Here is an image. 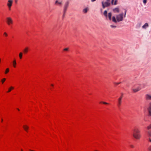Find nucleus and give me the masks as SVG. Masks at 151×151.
<instances>
[{
	"mask_svg": "<svg viewBox=\"0 0 151 151\" xmlns=\"http://www.w3.org/2000/svg\"><path fill=\"white\" fill-rule=\"evenodd\" d=\"M111 27L112 28H115V27H116V26H113V25H111Z\"/></svg>",
	"mask_w": 151,
	"mask_h": 151,
	"instance_id": "nucleus-33",
	"label": "nucleus"
},
{
	"mask_svg": "<svg viewBox=\"0 0 151 151\" xmlns=\"http://www.w3.org/2000/svg\"><path fill=\"white\" fill-rule=\"evenodd\" d=\"M122 100L121 98H119L118 99L117 106L118 107H120L121 105Z\"/></svg>",
	"mask_w": 151,
	"mask_h": 151,
	"instance_id": "nucleus-9",
	"label": "nucleus"
},
{
	"mask_svg": "<svg viewBox=\"0 0 151 151\" xmlns=\"http://www.w3.org/2000/svg\"><path fill=\"white\" fill-rule=\"evenodd\" d=\"M100 103H102L104 104H109L107 102H104V101H101L100 102Z\"/></svg>",
	"mask_w": 151,
	"mask_h": 151,
	"instance_id": "nucleus-25",
	"label": "nucleus"
},
{
	"mask_svg": "<svg viewBox=\"0 0 151 151\" xmlns=\"http://www.w3.org/2000/svg\"><path fill=\"white\" fill-rule=\"evenodd\" d=\"M148 27V24L147 23H146L143 26H142V28L143 29H146Z\"/></svg>",
	"mask_w": 151,
	"mask_h": 151,
	"instance_id": "nucleus-14",
	"label": "nucleus"
},
{
	"mask_svg": "<svg viewBox=\"0 0 151 151\" xmlns=\"http://www.w3.org/2000/svg\"><path fill=\"white\" fill-rule=\"evenodd\" d=\"M16 60L14 59L13 61V65L14 68L16 67Z\"/></svg>",
	"mask_w": 151,
	"mask_h": 151,
	"instance_id": "nucleus-15",
	"label": "nucleus"
},
{
	"mask_svg": "<svg viewBox=\"0 0 151 151\" xmlns=\"http://www.w3.org/2000/svg\"><path fill=\"white\" fill-rule=\"evenodd\" d=\"M13 3V0H8L7 3V6L9 10L10 11L11 10V8L12 5Z\"/></svg>",
	"mask_w": 151,
	"mask_h": 151,
	"instance_id": "nucleus-7",
	"label": "nucleus"
},
{
	"mask_svg": "<svg viewBox=\"0 0 151 151\" xmlns=\"http://www.w3.org/2000/svg\"><path fill=\"white\" fill-rule=\"evenodd\" d=\"M6 79L5 78H3L1 80V82L2 84H3L4 83V82L6 81Z\"/></svg>",
	"mask_w": 151,
	"mask_h": 151,
	"instance_id": "nucleus-24",
	"label": "nucleus"
},
{
	"mask_svg": "<svg viewBox=\"0 0 151 151\" xmlns=\"http://www.w3.org/2000/svg\"><path fill=\"white\" fill-rule=\"evenodd\" d=\"M24 130L27 132H28V130L29 129V127L27 125H24L23 127Z\"/></svg>",
	"mask_w": 151,
	"mask_h": 151,
	"instance_id": "nucleus-12",
	"label": "nucleus"
},
{
	"mask_svg": "<svg viewBox=\"0 0 151 151\" xmlns=\"http://www.w3.org/2000/svg\"><path fill=\"white\" fill-rule=\"evenodd\" d=\"M18 0H15V2L17 3Z\"/></svg>",
	"mask_w": 151,
	"mask_h": 151,
	"instance_id": "nucleus-37",
	"label": "nucleus"
},
{
	"mask_svg": "<svg viewBox=\"0 0 151 151\" xmlns=\"http://www.w3.org/2000/svg\"><path fill=\"white\" fill-rule=\"evenodd\" d=\"M9 68H6V69L5 71L4 72V73L5 74H7L9 72Z\"/></svg>",
	"mask_w": 151,
	"mask_h": 151,
	"instance_id": "nucleus-22",
	"label": "nucleus"
},
{
	"mask_svg": "<svg viewBox=\"0 0 151 151\" xmlns=\"http://www.w3.org/2000/svg\"><path fill=\"white\" fill-rule=\"evenodd\" d=\"M51 86H53V84H51Z\"/></svg>",
	"mask_w": 151,
	"mask_h": 151,
	"instance_id": "nucleus-41",
	"label": "nucleus"
},
{
	"mask_svg": "<svg viewBox=\"0 0 151 151\" xmlns=\"http://www.w3.org/2000/svg\"><path fill=\"white\" fill-rule=\"evenodd\" d=\"M113 11L115 12L118 13L119 12V9L117 8H115L114 9Z\"/></svg>",
	"mask_w": 151,
	"mask_h": 151,
	"instance_id": "nucleus-17",
	"label": "nucleus"
},
{
	"mask_svg": "<svg viewBox=\"0 0 151 151\" xmlns=\"http://www.w3.org/2000/svg\"><path fill=\"white\" fill-rule=\"evenodd\" d=\"M130 147L132 148H134V146L132 145H130Z\"/></svg>",
	"mask_w": 151,
	"mask_h": 151,
	"instance_id": "nucleus-30",
	"label": "nucleus"
},
{
	"mask_svg": "<svg viewBox=\"0 0 151 151\" xmlns=\"http://www.w3.org/2000/svg\"><path fill=\"white\" fill-rule=\"evenodd\" d=\"M14 88V87L12 86H11L8 89V90L7 92L8 93L10 92H11V90H12Z\"/></svg>",
	"mask_w": 151,
	"mask_h": 151,
	"instance_id": "nucleus-18",
	"label": "nucleus"
},
{
	"mask_svg": "<svg viewBox=\"0 0 151 151\" xmlns=\"http://www.w3.org/2000/svg\"><path fill=\"white\" fill-rule=\"evenodd\" d=\"M123 15V13H122L121 14L117 15L116 16V19L115 17H113L112 19V21L115 23H116L117 22H119L122 21Z\"/></svg>",
	"mask_w": 151,
	"mask_h": 151,
	"instance_id": "nucleus-2",
	"label": "nucleus"
},
{
	"mask_svg": "<svg viewBox=\"0 0 151 151\" xmlns=\"http://www.w3.org/2000/svg\"><path fill=\"white\" fill-rule=\"evenodd\" d=\"M104 14L106 17H107V11H106L105 10L104 11Z\"/></svg>",
	"mask_w": 151,
	"mask_h": 151,
	"instance_id": "nucleus-23",
	"label": "nucleus"
},
{
	"mask_svg": "<svg viewBox=\"0 0 151 151\" xmlns=\"http://www.w3.org/2000/svg\"><path fill=\"white\" fill-rule=\"evenodd\" d=\"M17 109L18 110V111H19V109L18 108H17Z\"/></svg>",
	"mask_w": 151,
	"mask_h": 151,
	"instance_id": "nucleus-40",
	"label": "nucleus"
},
{
	"mask_svg": "<svg viewBox=\"0 0 151 151\" xmlns=\"http://www.w3.org/2000/svg\"><path fill=\"white\" fill-rule=\"evenodd\" d=\"M123 97V93H122L121 96L119 98H121V99H122Z\"/></svg>",
	"mask_w": 151,
	"mask_h": 151,
	"instance_id": "nucleus-32",
	"label": "nucleus"
},
{
	"mask_svg": "<svg viewBox=\"0 0 151 151\" xmlns=\"http://www.w3.org/2000/svg\"><path fill=\"white\" fill-rule=\"evenodd\" d=\"M6 22L9 26H12L13 23V21L10 17H7L6 18Z\"/></svg>",
	"mask_w": 151,
	"mask_h": 151,
	"instance_id": "nucleus-5",
	"label": "nucleus"
},
{
	"mask_svg": "<svg viewBox=\"0 0 151 151\" xmlns=\"http://www.w3.org/2000/svg\"><path fill=\"white\" fill-rule=\"evenodd\" d=\"M148 149L149 151H151V145L148 147Z\"/></svg>",
	"mask_w": 151,
	"mask_h": 151,
	"instance_id": "nucleus-29",
	"label": "nucleus"
},
{
	"mask_svg": "<svg viewBox=\"0 0 151 151\" xmlns=\"http://www.w3.org/2000/svg\"><path fill=\"white\" fill-rule=\"evenodd\" d=\"M96 0H91V1L92 2H94L95 1H96Z\"/></svg>",
	"mask_w": 151,
	"mask_h": 151,
	"instance_id": "nucleus-38",
	"label": "nucleus"
},
{
	"mask_svg": "<svg viewBox=\"0 0 151 151\" xmlns=\"http://www.w3.org/2000/svg\"><path fill=\"white\" fill-rule=\"evenodd\" d=\"M145 98L147 100H151V95L149 94L146 95Z\"/></svg>",
	"mask_w": 151,
	"mask_h": 151,
	"instance_id": "nucleus-11",
	"label": "nucleus"
},
{
	"mask_svg": "<svg viewBox=\"0 0 151 151\" xmlns=\"http://www.w3.org/2000/svg\"><path fill=\"white\" fill-rule=\"evenodd\" d=\"M126 12H127V11L125 10V12L124 15V17H126Z\"/></svg>",
	"mask_w": 151,
	"mask_h": 151,
	"instance_id": "nucleus-35",
	"label": "nucleus"
},
{
	"mask_svg": "<svg viewBox=\"0 0 151 151\" xmlns=\"http://www.w3.org/2000/svg\"><path fill=\"white\" fill-rule=\"evenodd\" d=\"M151 108V102H150L149 104V106L147 108L148 111V109H149V108Z\"/></svg>",
	"mask_w": 151,
	"mask_h": 151,
	"instance_id": "nucleus-27",
	"label": "nucleus"
},
{
	"mask_svg": "<svg viewBox=\"0 0 151 151\" xmlns=\"http://www.w3.org/2000/svg\"><path fill=\"white\" fill-rule=\"evenodd\" d=\"M102 4L103 8H104L106 7H108L110 5V0H106V1L102 2Z\"/></svg>",
	"mask_w": 151,
	"mask_h": 151,
	"instance_id": "nucleus-6",
	"label": "nucleus"
},
{
	"mask_svg": "<svg viewBox=\"0 0 151 151\" xmlns=\"http://www.w3.org/2000/svg\"><path fill=\"white\" fill-rule=\"evenodd\" d=\"M88 8H86L84 9L83 10V12L84 13H86L87 12H88Z\"/></svg>",
	"mask_w": 151,
	"mask_h": 151,
	"instance_id": "nucleus-20",
	"label": "nucleus"
},
{
	"mask_svg": "<svg viewBox=\"0 0 151 151\" xmlns=\"http://www.w3.org/2000/svg\"><path fill=\"white\" fill-rule=\"evenodd\" d=\"M68 50H69L68 48H65L63 50L64 51H68Z\"/></svg>",
	"mask_w": 151,
	"mask_h": 151,
	"instance_id": "nucleus-26",
	"label": "nucleus"
},
{
	"mask_svg": "<svg viewBox=\"0 0 151 151\" xmlns=\"http://www.w3.org/2000/svg\"><path fill=\"white\" fill-rule=\"evenodd\" d=\"M140 133V131L138 129L135 128L133 130V137L137 139H139L141 137V135Z\"/></svg>",
	"mask_w": 151,
	"mask_h": 151,
	"instance_id": "nucleus-1",
	"label": "nucleus"
},
{
	"mask_svg": "<svg viewBox=\"0 0 151 151\" xmlns=\"http://www.w3.org/2000/svg\"><path fill=\"white\" fill-rule=\"evenodd\" d=\"M23 53L22 52H20L19 54V57L20 59H22V57Z\"/></svg>",
	"mask_w": 151,
	"mask_h": 151,
	"instance_id": "nucleus-21",
	"label": "nucleus"
},
{
	"mask_svg": "<svg viewBox=\"0 0 151 151\" xmlns=\"http://www.w3.org/2000/svg\"><path fill=\"white\" fill-rule=\"evenodd\" d=\"M109 19L111 20V12L109 13L107 15Z\"/></svg>",
	"mask_w": 151,
	"mask_h": 151,
	"instance_id": "nucleus-16",
	"label": "nucleus"
},
{
	"mask_svg": "<svg viewBox=\"0 0 151 151\" xmlns=\"http://www.w3.org/2000/svg\"><path fill=\"white\" fill-rule=\"evenodd\" d=\"M28 48L27 47H26L24 49V50H23V51H24V53H27L28 52Z\"/></svg>",
	"mask_w": 151,
	"mask_h": 151,
	"instance_id": "nucleus-19",
	"label": "nucleus"
},
{
	"mask_svg": "<svg viewBox=\"0 0 151 151\" xmlns=\"http://www.w3.org/2000/svg\"><path fill=\"white\" fill-rule=\"evenodd\" d=\"M147 0H143V3L144 4H146V3L147 2Z\"/></svg>",
	"mask_w": 151,
	"mask_h": 151,
	"instance_id": "nucleus-31",
	"label": "nucleus"
},
{
	"mask_svg": "<svg viewBox=\"0 0 151 151\" xmlns=\"http://www.w3.org/2000/svg\"><path fill=\"white\" fill-rule=\"evenodd\" d=\"M141 89V85L139 84L134 85L132 88V90L134 93H136L139 91Z\"/></svg>",
	"mask_w": 151,
	"mask_h": 151,
	"instance_id": "nucleus-3",
	"label": "nucleus"
},
{
	"mask_svg": "<svg viewBox=\"0 0 151 151\" xmlns=\"http://www.w3.org/2000/svg\"><path fill=\"white\" fill-rule=\"evenodd\" d=\"M121 83V82H119V83H115V84L117 85H119V84H120Z\"/></svg>",
	"mask_w": 151,
	"mask_h": 151,
	"instance_id": "nucleus-34",
	"label": "nucleus"
},
{
	"mask_svg": "<svg viewBox=\"0 0 151 151\" xmlns=\"http://www.w3.org/2000/svg\"><path fill=\"white\" fill-rule=\"evenodd\" d=\"M4 36L5 37H6L8 35L5 32L4 34Z\"/></svg>",
	"mask_w": 151,
	"mask_h": 151,
	"instance_id": "nucleus-28",
	"label": "nucleus"
},
{
	"mask_svg": "<svg viewBox=\"0 0 151 151\" xmlns=\"http://www.w3.org/2000/svg\"><path fill=\"white\" fill-rule=\"evenodd\" d=\"M21 151H23V150L22 149H21Z\"/></svg>",
	"mask_w": 151,
	"mask_h": 151,
	"instance_id": "nucleus-42",
	"label": "nucleus"
},
{
	"mask_svg": "<svg viewBox=\"0 0 151 151\" xmlns=\"http://www.w3.org/2000/svg\"><path fill=\"white\" fill-rule=\"evenodd\" d=\"M68 5L69 2L68 1L66 2L64 5V8L63 9V11L65 13H66L67 8L68 6Z\"/></svg>",
	"mask_w": 151,
	"mask_h": 151,
	"instance_id": "nucleus-8",
	"label": "nucleus"
},
{
	"mask_svg": "<svg viewBox=\"0 0 151 151\" xmlns=\"http://www.w3.org/2000/svg\"><path fill=\"white\" fill-rule=\"evenodd\" d=\"M63 17H65V13L64 11H63Z\"/></svg>",
	"mask_w": 151,
	"mask_h": 151,
	"instance_id": "nucleus-36",
	"label": "nucleus"
},
{
	"mask_svg": "<svg viewBox=\"0 0 151 151\" xmlns=\"http://www.w3.org/2000/svg\"><path fill=\"white\" fill-rule=\"evenodd\" d=\"M117 0H111V3L112 5H116L117 4Z\"/></svg>",
	"mask_w": 151,
	"mask_h": 151,
	"instance_id": "nucleus-13",
	"label": "nucleus"
},
{
	"mask_svg": "<svg viewBox=\"0 0 151 151\" xmlns=\"http://www.w3.org/2000/svg\"><path fill=\"white\" fill-rule=\"evenodd\" d=\"M147 129L149 130L147 132L149 137L147 139L150 142H151V124L147 127Z\"/></svg>",
	"mask_w": 151,
	"mask_h": 151,
	"instance_id": "nucleus-4",
	"label": "nucleus"
},
{
	"mask_svg": "<svg viewBox=\"0 0 151 151\" xmlns=\"http://www.w3.org/2000/svg\"><path fill=\"white\" fill-rule=\"evenodd\" d=\"M55 4L57 6H61L62 5V1H60L57 0L55 1Z\"/></svg>",
	"mask_w": 151,
	"mask_h": 151,
	"instance_id": "nucleus-10",
	"label": "nucleus"
},
{
	"mask_svg": "<svg viewBox=\"0 0 151 151\" xmlns=\"http://www.w3.org/2000/svg\"><path fill=\"white\" fill-rule=\"evenodd\" d=\"M3 119H1V122H3Z\"/></svg>",
	"mask_w": 151,
	"mask_h": 151,
	"instance_id": "nucleus-39",
	"label": "nucleus"
}]
</instances>
